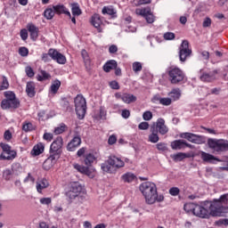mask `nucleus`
I'll return each instance as SVG.
<instances>
[{"mask_svg":"<svg viewBox=\"0 0 228 228\" xmlns=\"http://www.w3.org/2000/svg\"><path fill=\"white\" fill-rule=\"evenodd\" d=\"M61 104H62V108H64L66 111L72 110V108L70 107V103H69V101H67L66 98L62 99Z\"/></svg>","mask_w":228,"mask_h":228,"instance_id":"6e6d98bb","label":"nucleus"},{"mask_svg":"<svg viewBox=\"0 0 228 228\" xmlns=\"http://www.w3.org/2000/svg\"><path fill=\"white\" fill-rule=\"evenodd\" d=\"M48 54L52 57V60H54L55 61H57V63H60L61 65H65V63H67V58L65 57V55H63L55 49L51 48Z\"/></svg>","mask_w":228,"mask_h":228,"instance_id":"ddd939ff","label":"nucleus"},{"mask_svg":"<svg viewBox=\"0 0 228 228\" xmlns=\"http://www.w3.org/2000/svg\"><path fill=\"white\" fill-rule=\"evenodd\" d=\"M71 13L74 17H79V15L83 13V12H81V8L79 7V4H71Z\"/></svg>","mask_w":228,"mask_h":228,"instance_id":"473e14b6","label":"nucleus"},{"mask_svg":"<svg viewBox=\"0 0 228 228\" xmlns=\"http://www.w3.org/2000/svg\"><path fill=\"white\" fill-rule=\"evenodd\" d=\"M45 146L42 142L37 143L35 145L31 151L32 156H40L44 152Z\"/></svg>","mask_w":228,"mask_h":228,"instance_id":"a878e982","label":"nucleus"},{"mask_svg":"<svg viewBox=\"0 0 228 228\" xmlns=\"http://www.w3.org/2000/svg\"><path fill=\"white\" fill-rule=\"evenodd\" d=\"M96 158L94 154H87L84 157V164L86 166H81L79 164H74V169L80 172V174H85L90 177L92 175V172H90V168L88 167H92L94 161H95Z\"/></svg>","mask_w":228,"mask_h":228,"instance_id":"20e7f679","label":"nucleus"},{"mask_svg":"<svg viewBox=\"0 0 228 228\" xmlns=\"http://www.w3.org/2000/svg\"><path fill=\"white\" fill-rule=\"evenodd\" d=\"M203 28H209L211 26V19L207 17L202 24Z\"/></svg>","mask_w":228,"mask_h":228,"instance_id":"69168bd1","label":"nucleus"},{"mask_svg":"<svg viewBox=\"0 0 228 228\" xmlns=\"http://www.w3.org/2000/svg\"><path fill=\"white\" fill-rule=\"evenodd\" d=\"M109 163L110 165H112V167H114L115 168V172H117V170H118V168H122L125 167V163L124 160L120 159L119 158L116 157V156H110L109 157Z\"/></svg>","mask_w":228,"mask_h":228,"instance_id":"2eb2a0df","label":"nucleus"},{"mask_svg":"<svg viewBox=\"0 0 228 228\" xmlns=\"http://www.w3.org/2000/svg\"><path fill=\"white\" fill-rule=\"evenodd\" d=\"M201 159L206 163H215V161H222L218 158L212 154L207 153L206 151L201 152Z\"/></svg>","mask_w":228,"mask_h":228,"instance_id":"412c9836","label":"nucleus"},{"mask_svg":"<svg viewBox=\"0 0 228 228\" xmlns=\"http://www.w3.org/2000/svg\"><path fill=\"white\" fill-rule=\"evenodd\" d=\"M81 145V137L77 135L73 137V139L68 143L67 149L69 152H74L77 147Z\"/></svg>","mask_w":228,"mask_h":228,"instance_id":"dca6fc26","label":"nucleus"},{"mask_svg":"<svg viewBox=\"0 0 228 228\" xmlns=\"http://www.w3.org/2000/svg\"><path fill=\"white\" fill-rule=\"evenodd\" d=\"M22 131L25 133L35 131V126L31 122L25 121L22 125Z\"/></svg>","mask_w":228,"mask_h":228,"instance_id":"4c0bfd02","label":"nucleus"},{"mask_svg":"<svg viewBox=\"0 0 228 228\" xmlns=\"http://www.w3.org/2000/svg\"><path fill=\"white\" fill-rule=\"evenodd\" d=\"M180 138H184L185 140H188V142H191V143H197L198 145L204 143L203 136L197 135L192 133H182L180 134Z\"/></svg>","mask_w":228,"mask_h":228,"instance_id":"9b49d317","label":"nucleus"},{"mask_svg":"<svg viewBox=\"0 0 228 228\" xmlns=\"http://www.w3.org/2000/svg\"><path fill=\"white\" fill-rule=\"evenodd\" d=\"M150 133L148 142L151 143H158L159 142V135L158 134V131L154 129V126L150 128Z\"/></svg>","mask_w":228,"mask_h":228,"instance_id":"4be33fe9","label":"nucleus"},{"mask_svg":"<svg viewBox=\"0 0 228 228\" xmlns=\"http://www.w3.org/2000/svg\"><path fill=\"white\" fill-rule=\"evenodd\" d=\"M122 101L126 104H131V102H136V96L131 94H122Z\"/></svg>","mask_w":228,"mask_h":228,"instance_id":"bb28decb","label":"nucleus"},{"mask_svg":"<svg viewBox=\"0 0 228 228\" xmlns=\"http://www.w3.org/2000/svg\"><path fill=\"white\" fill-rule=\"evenodd\" d=\"M67 129V125L61 123L59 126L55 127L54 133L55 134H61V133H65Z\"/></svg>","mask_w":228,"mask_h":228,"instance_id":"a18cd8bd","label":"nucleus"},{"mask_svg":"<svg viewBox=\"0 0 228 228\" xmlns=\"http://www.w3.org/2000/svg\"><path fill=\"white\" fill-rule=\"evenodd\" d=\"M48 186H49V182L47 181V179L43 178L37 182L36 188L38 193H42V190H45V188H47Z\"/></svg>","mask_w":228,"mask_h":228,"instance_id":"393cba45","label":"nucleus"},{"mask_svg":"<svg viewBox=\"0 0 228 228\" xmlns=\"http://www.w3.org/2000/svg\"><path fill=\"white\" fill-rule=\"evenodd\" d=\"M179 49L180 61H186V58H190L191 55V49H190V43L188 40H183Z\"/></svg>","mask_w":228,"mask_h":228,"instance_id":"1a4fd4ad","label":"nucleus"},{"mask_svg":"<svg viewBox=\"0 0 228 228\" xmlns=\"http://www.w3.org/2000/svg\"><path fill=\"white\" fill-rule=\"evenodd\" d=\"M132 69L134 72H142V62L135 61L132 65Z\"/></svg>","mask_w":228,"mask_h":228,"instance_id":"09e8293b","label":"nucleus"},{"mask_svg":"<svg viewBox=\"0 0 228 228\" xmlns=\"http://www.w3.org/2000/svg\"><path fill=\"white\" fill-rule=\"evenodd\" d=\"M151 127H154L155 131L157 133H159V134L165 135L167 133H168V126L165 124L164 118H158L156 122H154Z\"/></svg>","mask_w":228,"mask_h":228,"instance_id":"9d476101","label":"nucleus"},{"mask_svg":"<svg viewBox=\"0 0 228 228\" xmlns=\"http://www.w3.org/2000/svg\"><path fill=\"white\" fill-rule=\"evenodd\" d=\"M63 147V138L58 136L50 146V155L60 159L61 156V148Z\"/></svg>","mask_w":228,"mask_h":228,"instance_id":"6e6552de","label":"nucleus"},{"mask_svg":"<svg viewBox=\"0 0 228 228\" xmlns=\"http://www.w3.org/2000/svg\"><path fill=\"white\" fill-rule=\"evenodd\" d=\"M174 161H183V159H186V153L178 152L171 156Z\"/></svg>","mask_w":228,"mask_h":228,"instance_id":"a19ab883","label":"nucleus"},{"mask_svg":"<svg viewBox=\"0 0 228 228\" xmlns=\"http://www.w3.org/2000/svg\"><path fill=\"white\" fill-rule=\"evenodd\" d=\"M10 86V83H8V78L6 77H3V81L0 85V92H3V90H8Z\"/></svg>","mask_w":228,"mask_h":228,"instance_id":"c03bdc74","label":"nucleus"},{"mask_svg":"<svg viewBox=\"0 0 228 228\" xmlns=\"http://www.w3.org/2000/svg\"><path fill=\"white\" fill-rule=\"evenodd\" d=\"M135 13L144 17L148 24H152V22H154V14L151 12V8L136 9Z\"/></svg>","mask_w":228,"mask_h":228,"instance_id":"f8f14e48","label":"nucleus"},{"mask_svg":"<svg viewBox=\"0 0 228 228\" xmlns=\"http://www.w3.org/2000/svg\"><path fill=\"white\" fill-rule=\"evenodd\" d=\"M184 143H186V141L175 140L171 142V148L173 149V151H181V149L184 147Z\"/></svg>","mask_w":228,"mask_h":228,"instance_id":"c85d7f7f","label":"nucleus"},{"mask_svg":"<svg viewBox=\"0 0 228 228\" xmlns=\"http://www.w3.org/2000/svg\"><path fill=\"white\" fill-rule=\"evenodd\" d=\"M168 96L171 101H179L181 99V89L174 88L170 93H168Z\"/></svg>","mask_w":228,"mask_h":228,"instance_id":"cd10ccee","label":"nucleus"},{"mask_svg":"<svg viewBox=\"0 0 228 228\" xmlns=\"http://www.w3.org/2000/svg\"><path fill=\"white\" fill-rule=\"evenodd\" d=\"M51 75L45 70H41L40 75L37 76V81H45V79H49Z\"/></svg>","mask_w":228,"mask_h":228,"instance_id":"37998d69","label":"nucleus"},{"mask_svg":"<svg viewBox=\"0 0 228 228\" xmlns=\"http://www.w3.org/2000/svg\"><path fill=\"white\" fill-rule=\"evenodd\" d=\"M138 129H140L141 131H147V129H149V123L145 121L141 122L138 126Z\"/></svg>","mask_w":228,"mask_h":228,"instance_id":"bf43d9fd","label":"nucleus"},{"mask_svg":"<svg viewBox=\"0 0 228 228\" xmlns=\"http://www.w3.org/2000/svg\"><path fill=\"white\" fill-rule=\"evenodd\" d=\"M218 74V71L214 70L210 71L209 73H203L200 79V81H203L204 83H211V81H215L216 79V75Z\"/></svg>","mask_w":228,"mask_h":228,"instance_id":"f3484780","label":"nucleus"},{"mask_svg":"<svg viewBox=\"0 0 228 228\" xmlns=\"http://www.w3.org/2000/svg\"><path fill=\"white\" fill-rule=\"evenodd\" d=\"M194 216H198L199 218H209L211 216V214L209 212V208H204L200 205H196L194 208Z\"/></svg>","mask_w":228,"mask_h":228,"instance_id":"4468645a","label":"nucleus"},{"mask_svg":"<svg viewBox=\"0 0 228 228\" xmlns=\"http://www.w3.org/2000/svg\"><path fill=\"white\" fill-rule=\"evenodd\" d=\"M228 193L223 194L219 199L205 201L204 206L210 213V216H226L228 213Z\"/></svg>","mask_w":228,"mask_h":228,"instance_id":"f257e3e1","label":"nucleus"},{"mask_svg":"<svg viewBox=\"0 0 228 228\" xmlns=\"http://www.w3.org/2000/svg\"><path fill=\"white\" fill-rule=\"evenodd\" d=\"M5 99L1 102L2 110H17L20 108V101L17 99L15 93L12 91H6L4 93Z\"/></svg>","mask_w":228,"mask_h":228,"instance_id":"7ed1b4c3","label":"nucleus"},{"mask_svg":"<svg viewBox=\"0 0 228 228\" xmlns=\"http://www.w3.org/2000/svg\"><path fill=\"white\" fill-rule=\"evenodd\" d=\"M121 179L123 183H133L136 179V175L131 172L122 175Z\"/></svg>","mask_w":228,"mask_h":228,"instance_id":"7c9ffc66","label":"nucleus"},{"mask_svg":"<svg viewBox=\"0 0 228 228\" xmlns=\"http://www.w3.org/2000/svg\"><path fill=\"white\" fill-rule=\"evenodd\" d=\"M27 29L30 33L31 40H33V42H37V39L38 38V28L33 23H28L27 25Z\"/></svg>","mask_w":228,"mask_h":228,"instance_id":"6ab92c4d","label":"nucleus"},{"mask_svg":"<svg viewBox=\"0 0 228 228\" xmlns=\"http://www.w3.org/2000/svg\"><path fill=\"white\" fill-rule=\"evenodd\" d=\"M102 13L103 15H115V13H117V12H115V9H113V7H106V6H104L102 8Z\"/></svg>","mask_w":228,"mask_h":228,"instance_id":"79ce46f5","label":"nucleus"},{"mask_svg":"<svg viewBox=\"0 0 228 228\" xmlns=\"http://www.w3.org/2000/svg\"><path fill=\"white\" fill-rule=\"evenodd\" d=\"M69 190L76 192L77 195H79L81 193V191L83 190V187L81 186V184L79 183L73 182L70 184Z\"/></svg>","mask_w":228,"mask_h":228,"instance_id":"e433bc0d","label":"nucleus"},{"mask_svg":"<svg viewBox=\"0 0 228 228\" xmlns=\"http://www.w3.org/2000/svg\"><path fill=\"white\" fill-rule=\"evenodd\" d=\"M12 170L14 175H20V174H22L24 169L22 168V166L20 165V163H14L12 166Z\"/></svg>","mask_w":228,"mask_h":228,"instance_id":"c9c22d12","label":"nucleus"},{"mask_svg":"<svg viewBox=\"0 0 228 228\" xmlns=\"http://www.w3.org/2000/svg\"><path fill=\"white\" fill-rule=\"evenodd\" d=\"M160 104H162V106H170V104H172V99L162 98L160 99Z\"/></svg>","mask_w":228,"mask_h":228,"instance_id":"4d7b16f0","label":"nucleus"},{"mask_svg":"<svg viewBox=\"0 0 228 228\" xmlns=\"http://www.w3.org/2000/svg\"><path fill=\"white\" fill-rule=\"evenodd\" d=\"M114 69H117V61L115 60L109 61L107 63L103 65L104 72H110Z\"/></svg>","mask_w":228,"mask_h":228,"instance_id":"c756f323","label":"nucleus"},{"mask_svg":"<svg viewBox=\"0 0 228 228\" xmlns=\"http://www.w3.org/2000/svg\"><path fill=\"white\" fill-rule=\"evenodd\" d=\"M0 147L1 149L4 151V152L5 154H7V156H12V154L14 155V158H15V151H12V146L4 143V142H1L0 143Z\"/></svg>","mask_w":228,"mask_h":228,"instance_id":"72a5a7b5","label":"nucleus"},{"mask_svg":"<svg viewBox=\"0 0 228 228\" xmlns=\"http://www.w3.org/2000/svg\"><path fill=\"white\" fill-rule=\"evenodd\" d=\"M12 177H13V174L12 173V170H10V169L4 170L3 178L5 181H10V179H12Z\"/></svg>","mask_w":228,"mask_h":228,"instance_id":"49530a36","label":"nucleus"},{"mask_svg":"<svg viewBox=\"0 0 228 228\" xmlns=\"http://www.w3.org/2000/svg\"><path fill=\"white\" fill-rule=\"evenodd\" d=\"M66 196L68 197V199H69V200H74V199H76V197H79V194L74 192V191H71L70 189L66 192Z\"/></svg>","mask_w":228,"mask_h":228,"instance_id":"8fccbe9b","label":"nucleus"},{"mask_svg":"<svg viewBox=\"0 0 228 228\" xmlns=\"http://www.w3.org/2000/svg\"><path fill=\"white\" fill-rule=\"evenodd\" d=\"M169 193L172 195V197H177V195L181 193V190H179L178 187H172L169 189Z\"/></svg>","mask_w":228,"mask_h":228,"instance_id":"3c124183","label":"nucleus"},{"mask_svg":"<svg viewBox=\"0 0 228 228\" xmlns=\"http://www.w3.org/2000/svg\"><path fill=\"white\" fill-rule=\"evenodd\" d=\"M216 224V225H228V219H219Z\"/></svg>","mask_w":228,"mask_h":228,"instance_id":"774afa93","label":"nucleus"},{"mask_svg":"<svg viewBox=\"0 0 228 228\" xmlns=\"http://www.w3.org/2000/svg\"><path fill=\"white\" fill-rule=\"evenodd\" d=\"M110 86L112 88V90H118L120 88V86H118V82L117 81H111L110 83Z\"/></svg>","mask_w":228,"mask_h":228,"instance_id":"0e129e2a","label":"nucleus"},{"mask_svg":"<svg viewBox=\"0 0 228 228\" xmlns=\"http://www.w3.org/2000/svg\"><path fill=\"white\" fill-rule=\"evenodd\" d=\"M58 159H59L58 158L50 154V156L43 163V168L45 170H51V168L54 167V164L56 163V161H58Z\"/></svg>","mask_w":228,"mask_h":228,"instance_id":"a211bd4d","label":"nucleus"},{"mask_svg":"<svg viewBox=\"0 0 228 228\" xmlns=\"http://www.w3.org/2000/svg\"><path fill=\"white\" fill-rule=\"evenodd\" d=\"M25 72H26V74H27V76L28 77H33V76H35V71H33V68L32 67L28 66L25 69Z\"/></svg>","mask_w":228,"mask_h":228,"instance_id":"052dcab7","label":"nucleus"},{"mask_svg":"<svg viewBox=\"0 0 228 228\" xmlns=\"http://www.w3.org/2000/svg\"><path fill=\"white\" fill-rule=\"evenodd\" d=\"M184 72L179 68H171L168 71V79L171 85H179L184 81Z\"/></svg>","mask_w":228,"mask_h":228,"instance_id":"0eeeda50","label":"nucleus"},{"mask_svg":"<svg viewBox=\"0 0 228 228\" xmlns=\"http://www.w3.org/2000/svg\"><path fill=\"white\" fill-rule=\"evenodd\" d=\"M19 54L23 58H26L29 54V50L26 46H21L19 48Z\"/></svg>","mask_w":228,"mask_h":228,"instance_id":"de8ad7c7","label":"nucleus"},{"mask_svg":"<svg viewBox=\"0 0 228 228\" xmlns=\"http://www.w3.org/2000/svg\"><path fill=\"white\" fill-rule=\"evenodd\" d=\"M20 35L21 40H24V41L28 40V30L26 28L21 29Z\"/></svg>","mask_w":228,"mask_h":228,"instance_id":"e2e57ef3","label":"nucleus"},{"mask_svg":"<svg viewBox=\"0 0 228 228\" xmlns=\"http://www.w3.org/2000/svg\"><path fill=\"white\" fill-rule=\"evenodd\" d=\"M139 190L141 193H142L146 204L152 205L156 203V197L158 192L156 183L151 182H144L140 185Z\"/></svg>","mask_w":228,"mask_h":228,"instance_id":"f03ea898","label":"nucleus"},{"mask_svg":"<svg viewBox=\"0 0 228 228\" xmlns=\"http://www.w3.org/2000/svg\"><path fill=\"white\" fill-rule=\"evenodd\" d=\"M52 200L51 198H42L40 199V204H43L44 206H49L51 204Z\"/></svg>","mask_w":228,"mask_h":228,"instance_id":"680f3d73","label":"nucleus"},{"mask_svg":"<svg viewBox=\"0 0 228 228\" xmlns=\"http://www.w3.org/2000/svg\"><path fill=\"white\" fill-rule=\"evenodd\" d=\"M60 86H61V81H60L59 79L53 80L50 86V94L56 95V94H58V91L60 90Z\"/></svg>","mask_w":228,"mask_h":228,"instance_id":"b1692460","label":"nucleus"},{"mask_svg":"<svg viewBox=\"0 0 228 228\" xmlns=\"http://www.w3.org/2000/svg\"><path fill=\"white\" fill-rule=\"evenodd\" d=\"M195 208H197V205L194 203H186L183 206V209L186 213H193V215L195 214Z\"/></svg>","mask_w":228,"mask_h":228,"instance_id":"58836bf2","label":"nucleus"},{"mask_svg":"<svg viewBox=\"0 0 228 228\" xmlns=\"http://www.w3.org/2000/svg\"><path fill=\"white\" fill-rule=\"evenodd\" d=\"M142 118L146 121L152 120V113L151 112V110H146L145 112H143Z\"/></svg>","mask_w":228,"mask_h":228,"instance_id":"864d4df0","label":"nucleus"},{"mask_svg":"<svg viewBox=\"0 0 228 228\" xmlns=\"http://www.w3.org/2000/svg\"><path fill=\"white\" fill-rule=\"evenodd\" d=\"M55 13H57L58 15H68V17H69V19H72V15L70 14V12L68 11L67 7H65V5L63 4H58V5H53V6Z\"/></svg>","mask_w":228,"mask_h":228,"instance_id":"aec40b11","label":"nucleus"},{"mask_svg":"<svg viewBox=\"0 0 228 228\" xmlns=\"http://www.w3.org/2000/svg\"><path fill=\"white\" fill-rule=\"evenodd\" d=\"M26 93L28 97H33L36 94L35 92V83L28 82L26 86Z\"/></svg>","mask_w":228,"mask_h":228,"instance_id":"2f4dec72","label":"nucleus"},{"mask_svg":"<svg viewBox=\"0 0 228 228\" xmlns=\"http://www.w3.org/2000/svg\"><path fill=\"white\" fill-rule=\"evenodd\" d=\"M174 38H175V34H174V32H166L164 34L165 40H174Z\"/></svg>","mask_w":228,"mask_h":228,"instance_id":"13d9d810","label":"nucleus"},{"mask_svg":"<svg viewBox=\"0 0 228 228\" xmlns=\"http://www.w3.org/2000/svg\"><path fill=\"white\" fill-rule=\"evenodd\" d=\"M55 11L54 9H46L45 12H44V15L45 17V19H47L48 20H51V19H53V17H54V14H55Z\"/></svg>","mask_w":228,"mask_h":228,"instance_id":"ea45409f","label":"nucleus"},{"mask_svg":"<svg viewBox=\"0 0 228 228\" xmlns=\"http://www.w3.org/2000/svg\"><path fill=\"white\" fill-rule=\"evenodd\" d=\"M208 145L215 152H227L228 141L225 139H208Z\"/></svg>","mask_w":228,"mask_h":228,"instance_id":"423d86ee","label":"nucleus"},{"mask_svg":"<svg viewBox=\"0 0 228 228\" xmlns=\"http://www.w3.org/2000/svg\"><path fill=\"white\" fill-rule=\"evenodd\" d=\"M156 147L158 151H162V152H165V151H167V143L165 142H159L156 144Z\"/></svg>","mask_w":228,"mask_h":228,"instance_id":"5fc2aeb1","label":"nucleus"},{"mask_svg":"<svg viewBox=\"0 0 228 228\" xmlns=\"http://www.w3.org/2000/svg\"><path fill=\"white\" fill-rule=\"evenodd\" d=\"M74 102L77 117L79 120H83L86 115V99L82 94H78L75 98Z\"/></svg>","mask_w":228,"mask_h":228,"instance_id":"39448f33","label":"nucleus"},{"mask_svg":"<svg viewBox=\"0 0 228 228\" xmlns=\"http://www.w3.org/2000/svg\"><path fill=\"white\" fill-rule=\"evenodd\" d=\"M81 56L85 61V63H90V56H88V52L86 50L81 51Z\"/></svg>","mask_w":228,"mask_h":228,"instance_id":"603ef678","label":"nucleus"},{"mask_svg":"<svg viewBox=\"0 0 228 228\" xmlns=\"http://www.w3.org/2000/svg\"><path fill=\"white\" fill-rule=\"evenodd\" d=\"M92 24L94 27H95L97 29L101 28V24H102V20L101 19V15L94 14L92 17Z\"/></svg>","mask_w":228,"mask_h":228,"instance_id":"f704fd0d","label":"nucleus"},{"mask_svg":"<svg viewBox=\"0 0 228 228\" xmlns=\"http://www.w3.org/2000/svg\"><path fill=\"white\" fill-rule=\"evenodd\" d=\"M101 168L103 172H107L108 174H115L116 172L113 165L110 164V159L101 165Z\"/></svg>","mask_w":228,"mask_h":228,"instance_id":"5701e85b","label":"nucleus"},{"mask_svg":"<svg viewBox=\"0 0 228 228\" xmlns=\"http://www.w3.org/2000/svg\"><path fill=\"white\" fill-rule=\"evenodd\" d=\"M121 117H123V118H129V117H131V112L128 110H123Z\"/></svg>","mask_w":228,"mask_h":228,"instance_id":"338daca9","label":"nucleus"}]
</instances>
